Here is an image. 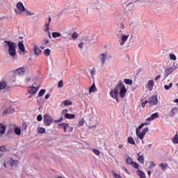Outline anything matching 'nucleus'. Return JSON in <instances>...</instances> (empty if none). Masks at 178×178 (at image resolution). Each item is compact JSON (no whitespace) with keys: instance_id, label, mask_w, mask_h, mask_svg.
I'll use <instances>...</instances> for the list:
<instances>
[{"instance_id":"nucleus-1","label":"nucleus","mask_w":178,"mask_h":178,"mask_svg":"<svg viewBox=\"0 0 178 178\" xmlns=\"http://www.w3.org/2000/svg\"><path fill=\"white\" fill-rule=\"evenodd\" d=\"M140 1L142 3L146 5V6H151L152 8H158V1L155 0H129L127 3H124L123 4V8L125 12H131L133 10V8H134V5L132 2H138Z\"/></svg>"},{"instance_id":"nucleus-2","label":"nucleus","mask_w":178,"mask_h":178,"mask_svg":"<svg viewBox=\"0 0 178 178\" xmlns=\"http://www.w3.org/2000/svg\"><path fill=\"white\" fill-rule=\"evenodd\" d=\"M104 5L102 0H89L86 7L87 13H91L93 10H98L102 8Z\"/></svg>"},{"instance_id":"nucleus-3","label":"nucleus","mask_w":178,"mask_h":178,"mask_svg":"<svg viewBox=\"0 0 178 178\" xmlns=\"http://www.w3.org/2000/svg\"><path fill=\"white\" fill-rule=\"evenodd\" d=\"M17 9L15 10V14L22 15L23 16H31L35 15L34 13H31L29 10L26 9L24 5L22 2H18L16 5Z\"/></svg>"},{"instance_id":"nucleus-4","label":"nucleus","mask_w":178,"mask_h":178,"mask_svg":"<svg viewBox=\"0 0 178 178\" xmlns=\"http://www.w3.org/2000/svg\"><path fill=\"white\" fill-rule=\"evenodd\" d=\"M4 45L8 46V54L11 58H16V43L8 40L3 42Z\"/></svg>"},{"instance_id":"nucleus-5","label":"nucleus","mask_w":178,"mask_h":178,"mask_svg":"<svg viewBox=\"0 0 178 178\" xmlns=\"http://www.w3.org/2000/svg\"><path fill=\"white\" fill-rule=\"evenodd\" d=\"M117 89L120 93V97H121V98H124V97H126V93L127 92V89H126V86L122 81H120L117 85Z\"/></svg>"},{"instance_id":"nucleus-6","label":"nucleus","mask_w":178,"mask_h":178,"mask_svg":"<svg viewBox=\"0 0 178 178\" xmlns=\"http://www.w3.org/2000/svg\"><path fill=\"white\" fill-rule=\"evenodd\" d=\"M17 165H19V161L12 158L7 159L4 163L5 168H6V166H10L11 168H13L15 166H17Z\"/></svg>"},{"instance_id":"nucleus-7","label":"nucleus","mask_w":178,"mask_h":178,"mask_svg":"<svg viewBox=\"0 0 178 178\" xmlns=\"http://www.w3.org/2000/svg\"><path fill=\"white\" fill-rule=\"evenodd\" d=\"M149 131V129L148 127L145 128L142 131H140V129H136V136L140 140H143L144 137H145V134Z\"/></svg>"},{"instance_id":"nucleus-8","label":"nucleus","mask_w":178,"mask_h":178,"mask_svg":"<svg viewBox=\"0 0 178 178\" xmlns=\"http://www.w3.org/2000/svg\"><path fill=\"white\" fill-rule=\"evenodd\" d=\"M110 95L111 97H112V98H115L117 102H119V99L118 98V97H119V91L118 90V86L113 89L111 90Z\"/></svg>"},{"instance_id":"nucleus-9","label":"nucleus","mask_w":178,"mask_h":178,"mask_svg":"<svg viewBox=\"0 0 178 178\" xmlns=\"http://www.w3.org/2000/svg\"><path fill=\"white\" fill-rule=\"evenodd\" d=\"M52 122H54V120L52 119V117L51 115L46 114L44 116V123L46 124V126H51L52 124Z\"/></svg>"},{"instance_id":"nucleus-10","label":"nucleus","mask_w":178,"mask_h":178,"mask_svg":"<svg viewBox=\"0 0 178 178\" xmlns=\"http://www.w3.org/2000/svg\"><path fill=\"white\" fill-rule=\"evenodd\" d=\"M126 34V29H124V25L120 24V27L117 30V37H120V35H124Z\"/></svg>"},{"instance_id":"nucleus-11","label":"nucleus","mask_w":178,"mask_h":178,"mask_svg":"<svg viewBox=\"0 0 178 178\" xmlns=\"http://www.w3.org/2000/svg\"><path fill=\"white\" fill-rule=\"evenodd\" d=\"M38 88H40V86H31L29 88L28 92L31 94V95H34L37 91H38Z\"/></svg>"},{"instance_id":"nucleus-12","label":"nucleus","mask_w":178,"mask_h":178,"mask_svg":"<svg viewBox=\"0 0 178 178\" xmlns=\"http://www.w3.org/2000/svg\"><path fill=\"white\" fill-rule=\"evenodd\" d=\"M129 40V35H121V38L120 39V44L121 46L124 45L126 44V42Z\"/></svg>"},{"instance_id":"nucleus-13","label":"nucleus","mask_w":178,"mask_h":178,"mask_svg":"<svg viewBox=\"0 0 178 178\" xmlns=\"http://www.w3.org/2000/svg\"><path fill=\"white\" fill-rule=\"evenodd\" d=\"M175 70H176V67H170L166 68L165 70V77H168V76H169V74H170V73H172L173 72H175Z\"/></svg>"},{"instance_id":"nucleus-14","label":"nucleus","mask_w":178,"mask_h":178,"mask_svg":"<svg viewBox=\"0 0 178 178\" xmlns=\"http://www.w3.org/2000/svg\"><path fill=\"white\" fill-rule=\"evenodd\" d=\"M33 51L35 52V55H36L37 56H40V55H41V52H42L41 49H40V46H38V44L34 45Z\"/></svg>"},{"instance_id":"nucleus-15","label":"nucleus","mask_w":178,"mask_h":178,"mask_svg":"<svg viewBox=\"0 0 178 178\" xmlns=\"http://www.w3.org/2000/svg\"><path fill=\"white\" fill-rule=\"evenodd\" d=\"M145 87L148 91H151L154 88V80H149Z\"/></svg>"},{"instance_id":"nucleus-16","label":"nucleus","mask_w":178,"mask_h":178,"mask_svg":"<svg viewBox=\"0 0 178 178\" xmlns=\"http://www.w3.org/2000/svg\"><path fill=\"white\" fill-rule=\"evenodd\" d=\"M150 105H156L158 104V96H153L149 101Z\"/></svg>"},{"instance_id":"nucleus-17","label":"nucleus","mask_w":178,"mask_h":178,"mask_svg":"<svg viewBox=\"0 0 178 178\" xmlns=\"http://www.w3.org/2000/svg\"><path fill=\"white\" fill-rule=\"evenodd\" d=\"M108 59V53H103L100 55V62L104 65L105 60Z\"/></svg>"},{"instance_id":"nucleus-18","label":"nucleus","mask_w":178,"mask_h":178,"mask_svg":"<svg viewBox=\"0 0 178 178\" xmlns=\"http://www.w3.org/2000/svg\"><path fill=\"white\" fill-rule=\"evenodd\" d=\"M136 175H138V177L140 178H147V176H145V172L141 170H136Z\"/></svg>"},{"instance_id":"nucleus-19","label":"nucleus","mask_w":178,"mask_h":178,"mask_svg":"<svg viewBox=\"0 0 178 178\" xmlns=\"http://www.w3.org/2000/svg\"><path fill=\"white\" fill-rule=\"evenodd\" d=\"M177 111H178V108L175 107V108H172L170 112H169V116L170 118H173V116H175V115H176V113H177Z\"/></svg>"},{"instance_id":"nucleus-20","label":"nucleus","mask_w":178,"mask_h":178,"mask_svg":"<svg viewBox=\"0 0 178 178\" xmlns=\"http://www.w3.org/2000/svg\"><path fill=\"white\" fill-rule=\"evenodd\" d=\"M51 22H52V19H51V17H49L48 22L45 23V25H44L45 28L44 31H46V32L49 31V24H51Z\"/></svg>"},{"instance_id":"nucleus-21","label":"nucleus","mask_w":178,"mask_h":178,"mask_svg":"<svg viewBox=\"0 0 178 178\" xmlns=\"http://www.w3.org/2000/svg\"><path fill=\"white\" fill-rule=\"evenodd\" d=\"M18 47H19V49H20L23 53H24V55H25L26 52V47H24V44H23L22 42H19L18 43Z\"/></svg>"},{"instance_id":"nucleus-22","label":"nucleus","mask_w":178,"mask_h":178,"mask_svg":"<svg viewBox=\"0 0 178 178\" xmlns=\"http://www.w3.org/2000/svg\"><path fill=\"white\" fill-rule=\"evenodd\" d=\"M37 131H38V134H45V133H47V130L45 129V128L42 127H38Z\"/></svg>"},{"instance_id":"nucleus-23","label":"nucleus","mask_w":178,"mask_h":178,"mask_svg":"<svg viewBox=\"0 0 178 178\" xmlns=\"http://www.w3.org/2000/svg\"><path fill=\"white\" fill-rule=\"evenodd\" d=\"M24 73H26V69L24 67H20L15 70L16 74H23Z\"/></svg>"},{"instance_id":"nucleus-24","label":"nucleus","mask_w":178,"mask_h":178,"mask_svg":"<svg viewBox=\"0 0 178 178\" xmlns=\"http://www.w3.org/2000/svg\"><path fill=\"white\" fill-rule=\"evenodd\" d=\"M5 131H6V126L2 123H0V134H5Z\"/></svg>"},{"instance_id":"nucleus-25","label":"nucleus","mask_w":178,"mask_h":178,"mask_svg":"<svg viewBox=\"0 0 178 178\" xmlns=\"http://www.w3.org/2000/svg\"><path fill=\"white\" fill-rule=\"evenodd\" d=\"M158 113H154L151 115V117L146 119L147 122H149L151 120H154V119H156V118H159Z\"/></svg>"},{"instance_id":"nucleus-26","label":"nucleus","mask_w":178,"mask_h":178,"mask_svg":"<svg viewBox=\"0 0 178 178\" xmlns=\"http://www.w3.org/2000/svg\"><path fill=\"white\" fill-rule=\"evenodd\" d=\"M168 84L165 85L164 86V89L168 91L169 90H170V88H172V87H173V83L171 82L170 81H168Z\"/></svg>"},{"instance_id":"nucleus-27","label":"nucleus","mask_w":178,"mask_h":178,"mask_svg":"<svg viewBox=\"0 0 178 178\" xmlns=\"http://www.w3.org/2000/svg\"><path fill=\"white\" fill-rule=\"evenodd\" d=\"M97 87H95V83H93L92 85L89 88V92L91 94L92 92H97Z\"/></svg>"},{"instance_id":"nucleus-28","label":"nucleus","mask_w":178,"mask_h":178,"mask_svg":"<svg viewBox=\"0 0 178 178\" xmlns=\"http://www.w3.org/2000/svg\"><path fill=\"white\" fill-rule=\"evenodd\" d=\"M160 168H161V170H163V172H165L166 170V169H168V163H162L159 165Z\"/></svg>"},{"instance_id":"nucleus-29","label":"nucleus","mask_w":178,"mask_h":178,"mask_svg":"<svg viewBox=\"0 0 178 178\" xmlns=\"http://www.w3.org/2000/svg\"><path fill=\"white\" fill-rule=\"evenodd\" d=\"M61 105H64V106H69L72 105V101L65 100L61 103Z\"/></svg>"},{"instance_id":"nucleus-30","label":"nucleus","mask_w":178,"mask_h":178,"mask_svg":"<svg viewBox=\"0 0 178 178\" xmlns=\"http://www.w3.org/2000/svg\"><path fill=\"white\" fill-rule=\"evenodd\" d=\"M6 86H8V83L6 81L0 82V90L6 88Z\"/></svg>"},{"instance_id":"nucleus-31","label":"nucleus","mask_w":178,"mask_h":178,"mask_svg":"<svg viewBox=\"0 0 178 178\" xmlns=\"http://www.w3.org/2000/svg\"><path fill=\"white\" fill-rule=\"evenodd\" d=\"M173 144H178V134H175V136L171 139Z\"/></svg>"},{"instance_id":"nucleus-32","label":"nucleus","mask_w":178,"mask_h":178,"mask_svg":"<svg viewBox=\"0 0 178 178\" xmlns=\"http://www.w3.org/2000/svg\"><path fill=\"white\" fill-rule=\"evenodd\" d=\"M62 126H63V129H64V133H67V129H69V127H70L69 124L63 123Z\"/></svg>"},{"instance_id":"nucleus-33","label":"nucleus","mask_w":178,"mask_h":178,"mask_svg":"<svg viewBox=\"0 0 178 178\" xmlns=\"http://www.w3.org/2000/svg\"><path fill=\"white\" fill-rule=\"evenodd\" d=\"M53 38H58V37H60L62 34L59 32H53L51 34Z\"/></svg>"},{"instance_id":"nucleus-34","label":"nucleus","mask_w":178,"mask_h":178,"mask_svg":"<svg viewBox=\"0 0 178 178\" xmlns=\"http://www.w3.org/2000/svg\"><path fill=\"white\" fill-rule=\"evenodd\" d=\"M127 142L129 144H131L132 145H136V141H134V139L131 137H129L127 139Z\"/></svg>"},{"instance_id":"nucleus-35","label":"nucleus","mask_w":178,"mask_h":178,"mask_svg":"<svg viewBox=\"0 0 178 178\" xmlns=\"http://www.w3.org/2000/svg\"><path fill=\"white\" fill-rule=\"evenodd\" d=\"M14 131L17 136H20V134H22V130L17 127L15 128Z\"/></svg>"},{"instance_id":"nucleus-36","label":"nucleus","mask_w":178,"mask_h":178,"mask_svg":"<svg viewBox=\"0 0 178 178\" xmlns=\"http://www.w3.org/2000/svg\"><path fill=\"white\" fill-rule=\"evenodd\" d=\"M10 113V108H6L3 111V116H8Z\"/></svg>"},{"instance_id":"nucleus-37","label":"nucleus","mask_w":178,"mask_h":178,"mask_svg":"<svg viewBox=\"0 0 178 178\" xmlns=\"http://www.w3.org/2000/svg\"><path fill=\"white\" fill-rule=\"evenodd\" d=\"M112 175H113V177H115V178H123V177H122L121 175L116 173V172H115V170L112 171Z\"/></svg>"},{"instance_id":"nucleus-38","label":"nucleus","mask_w":178,"mask_h":178,"mask_svg":"<svg viewBox=\"0 0 178 178\" xmlns=\"http://www.w3.org/2000/svg\"><path fill=\"white\" fill-rule=\"evenodd\" d=\"M65 118L67 119H74L76 118V115L74 114H65Z\"/></svg>"},{"instance_id":"nucleus-39","label":"nucleus","mask_w":178,"mask_h":178,"mask_svg":"<svg viewBox=\"0 0 178 178\" xmlns=\"http://www.w3.org/2000/svg\"><path fill=\"white\" fill-rule=\"evenodd\" d=\"M126 163L127 165H131L133 163V159L130 157H128L127 159H126Z\"/></svg>"},{"instance_id":"nucleus-40","label":"nucleus","mask_w":178,"mask_h":178,"mask_svg":"<svg viewBox=\"0 0 178 178\" xmlns=\"http://www.w3.org/2000/svg\"><path fill=\"white\" fill-rule=\"evenodd\" d=\"M124 83H125V84H128V86H131L133 84V81L131 79H124Z\"/></svg>"},{"instance_id":"nucleus-41","label":"nucleus","mask_w":178,"mask_h":178,"mask_svg":"<svg viewBox=\"0 0 178 178\" xmlns=\"http://www.w3.org/2000/svg\"><path fill=\"white\" fill-rule=\"evenodd\" d=\"M138 162H140L142 165H144V156H139L138 158Z\"/></svg>"},{"instance_id":"nucleus-42","label":"nucleus","mask_w":178,"mask_h":178,"mask_svg":"<svg viewBox=\"0 0 178 178\" xmlns=\"http://www.w3.org/2000/svg\"><path fill=\"white\" fill-rule=\"evenodd\" d=\"M44 54L45 55V56H49V55H51V49H47L44 50Z\"/></svg>"},{"instance_id":"nucleus-43","label":"nucleus","mask_w":178,"mask_h":178,"mask_svg":"<svg viewBox=\"0 0 178 178\" xmlns=\"http://www.w3.org/2000/svg\"><path fill=\"white\" fill-rule=\"evenodd\" d=\"M78 37H79V33H77L76 32H74L72 34V40H77Z\"/></svg>"},{"instance_id":"nucleus-44","label":"nucleus","mask_w":178,"mask_h":178,"mask_svg":"<svg viewBox=\"0 0 178 178\" xmlns=\"http://www.w3.org/2000/svg\"><path fill=\"white\" fill-rule=\"evenodd\" d=\"M45 92H46L45 89L40 90L38 93V97H42V95H44V94H45Z\"/></svg>"},{"instance_id":"nucleus-45","label":"nucleus","mask_w":178,"mask_h":178,"mask_svg":"<svg viewBox=\"0 0 178 178\" xmlns=\"http://www.w3.org/2000/svg\"><path fill=\"white\" fill-rule=\"evenodd\" d=\"M131 166L134 167L135 169H138V168H139L140 165H138V163H136V162L134 161V162L131 163Z\"/></svg>"},{"instance_id":"nucleus-46","label":"nucleus","mask_w":178,"mask_h":178,"mask_svg":"<svg viewBox=\"0 0 178 178\" xmlns=\"http://www.w3.org/2000/svg\"><path fill=\"white\" fill-rule=\"evenodd\" d=\"M148 124H151L149 122H143L139 127L138 129H143V126H148Z\"/></svg>"},{"instance_id":"nucleus-47","label":"nucleus","mask_w":178,"mask_h":178,"mask_svg":"<svg viewBox=\"0 0 178 178\" xmlns=\"http://www.w3.org/2000/svg\"><path fill=\"white\" fill-rule=\"evenodd\" d=\"M170 60H176V59H177L176 55H175L173 54H170Z\"/></svg>"},{"instance_id":"nucleus-48","label":"nucleus","mask_w":178,"mask_h":178,"mask_svg":"<svg viewBox=\"0 0 178 178\" xmlns=\"http://www.w3.org/2000/svg\"><path fill=\"white\" fill-rule=\"evenodd\" d=\"M92 151L94 154H95V155H97V156L101 155V152H99V150H98L97 149H93Z\"/></svg>"},{"instance_id":"nucleus-49","label":"nucleus","mask_w":178,"mask_h":178,"mask_svg":"<svg viewBox=\"0 0 178 178\" xmlns=\"http://www.w3.org/2000/svg\"><path fill=\"white\" fill-rule=\"evenodd\" d=\"M86 120H84V118H82L81 120H79L78 126H83Z\"/></svg>"},{"instance_id":"nucleus-50","label":"nucleus","mask_w":178,"mask_h":178,"mask_svg":"<svg viewBox=\"0 0 178 178\" xmlns=\"http://www.w3.org/2000/svg\"><path fill=\"white\" fill-rule=\"evenodd\" d=\"M67 112H69V111L67 109H64L62 111L61 114L63 115L66 118V115L68 114Z\"/></svg>"},{"instance_id":"nucleus-51","label":"nucleus","mask_w":178,"mask_h":178,"mask_svg":"<svg viewBox=\"0 0 178 178\" xmlns=\"http://www.w3.org/2000/svg\"><path fill=\"white\" fill-rule=\"evenodd\" d=\"M58 88H62V87H63V81L60 80L58 82Z\"/></svg>"},{"instance_id":"nucleus-52","label":"nucleus","mask_w":178,"mask_h":178,"mask_svg":"<svg viewBox=\"0 0 178 178\" xmlns=\"http://www.w3.org/2000/svg\"><path fill=\"white\" fill-rule=\"evenodd\" d=\"M30 81H31V79L30 77H27L24 80V83L26 84H27V83H30Z\"/></svg>"},{"instance_id":"nucleus-53","label":"nucleus","mask_w":178,"mask_h":178,"mask_svg":"<svg viewBox=\"0 0 178 178\" xmlns=\"http://www.w3.org/2000/svg\"><path fill=\"white\" fill-rule=\"evenodd\" d=\"M147 104H148V100H145V102H142V108H145Z\"/></svg>"},{"instance_id":"nucleus-54","label":"nucleus","mask_w":178,"mask_h":178,"mask_svg":"<svg viewBox=\"0 0 178 178\" xmlns=\"http://www.w3.org/2000/svg\"><path fill=\"white\" fill-rule=\"evenodd\" d=\"M37 120H38V122H41V120H42V115H38V117H37Z\"/></svg>"},{"instance_id":"nucleus-55","label":"nucleus","mask_w":178,"mask_h":178,"mask_svg":"<svg viewBox=\"0 0 178 178\" xmlns=\"http://www.w3.org/2000/svg\"><path fill=\"white\" fill-rule=\"evenodd\" d=\"M155 166H156V164L154 161L150 162L149 168H155Z\"/></svg>"},{"instance_id":"nucleus-56","label":"nucleus","mask_w":178,"mask_h":178,"mask_svg":"<svg viewBox=\"0 0 178 178\" xmlns=\"http://www.w3.org/2000/svg\"><path fill=\"white\" fill-rule=\"evenodd\" d=\"M4 151H6V149L5 148V146H0V152H4Z\"/></svg>"},{"instance_id":"nucleus-57","label":"nucleus","mask_w":178,"mask_h":178,"mask_svg":"<svg viewBox=\"0 0 178 178\" xmlns=\"http://www.w3.org/2000/svg\"><path fill=\"white\" fill-rule=\"evenodd\" d=\"M79 47L80 48V49H83V47L84 45V42H80L79 44Z\"/></svg>"},{"instance_id":"nucleus-58","label":"nucleus","mask_w":178,"mask_h":178,"mask_svg":"<svg viewBox=\"0 0 178 178\" xmlns=\"http://www.w3.org/2000/svg\"><path fill=\"white\" fill-rule=\"evenodd\" d=\"M161 79V75H158L157 76L155 77L154 80L156 81Z\"/></svg>"},{"instance_id":"nucleus-59","label":"nucleus","mask_w":178,"mask_h":178,"mask_svg":"<svg viewBox=\"0 0 178 178\" xmlns=\"http://www.w3.org/2000/svg\"><path fill=\"white\" fill-rule=\"evenodd\" d=\"M68 129H69V131H70V133H72V131H73V127H70Z\"/></svg>"},{"instance_id":"nucleus-60","label":"nucleus","mask_w":178,"mask_h":178,"mask_svg":"<svg viewBox=\"0 0 178 178\" xmlns=\"http://www.w3.org/2000/svg\"><path fill=\"white\" fill-rule=\"evenodd\" d=\"M122 169H124L127 173H129V170L126 168L122 167Z\"/></svg>"},{"instance_id":"nucleus-61","label":"nucleus","mask_w":178,"mask_h":178,"mask_svg":"<svg viewBox=\"0 0 178 178\" xmlns=\"http://www.w3.org/2000/svg\"><path fill=\"white\" fill-rule=\"evenodd\" d=\"M118 148H119L120 149H122V148H123V145H118Z\"/></svg>"},{"instance_id":"nucleus-62","label":"nucleus","mask_w":178,"mask_h":178,"mask_svg":"<svg viewBox=\"0 0 178 178\" xmlns=\"http://www.w3.org/2000/svg\"><path fill=\"white\" fill-rule=\"evenodd\" d=\"M49 94L46 95L45 99H48V98H49Z\"/></svg>"},{"instance_id":"nucleus-63","label":"nucleus","mask_w":178,"mask_h":178,"mask_svg":"<svg viewBox=\"0 0 178 178\" xmlns=\"http://www.w3.org/2000/svg\"><path fill=\"white\" fill-rule=\"evenodd\" d=\"M147 175H149V176H151V171H147Z\"/></svg>"},{"instance_id":"nucleus-64","label":"nucleus","mask_w":178,"mask_h":178,"mask_svg":"<svg viewBox=\"0 0 178 178\" xmlns=\"http://www.w3.org/2000/svg\"><path fill=\"white\" fill-rule=\"evenodd\" d=\"M174 102H176L177 104H178V99H176L175 100H174Z\"/></svg>"}]
</instances>
